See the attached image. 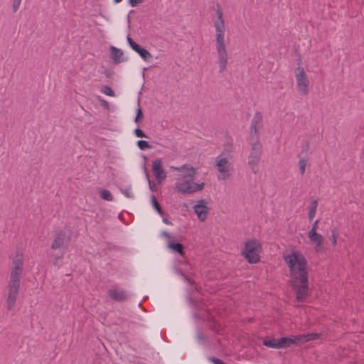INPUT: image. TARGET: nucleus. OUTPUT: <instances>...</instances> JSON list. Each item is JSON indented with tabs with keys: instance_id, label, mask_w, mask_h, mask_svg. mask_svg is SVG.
Segmentation results:
<instances>
[{
	"instance_id": "nucleus-1",
	"label": "nucleus",
	"mask_w": 364,
	"mask_h": 364,
	"mask_svg": "<svg viewBox=\"0 0 364 364\" xmlns=\"http://www.w3.org/2000/svg\"><path fill=\"white\" fill-rule=\"evenodd\" d=\"M216 18L213 21L215 31V50L217 53V63L219 73H223L227 69L228 63V53L225 43L226 26L223 17V11L220 4L215 7Z\"/></svg>"
},
{
	"instance_id": "nucleus-2",
	"label": "nucleus",
	"mask_w": 364,
	"mask_h": 364,
	"mask_svg": "<svg viewBox=\"0 0 364 364\" xmlns=\"http://www.w3.org/2000/svg\"><path fill=\"white\" fill-rule=\"evenodd\" d=\"M170 169L178 172L176 181L173 185L175 192L183 195H190L204 188V182H194L196 171L192 166L188 164H183L181 166H171Z\"/></svg>"
},
{
	"instance_id": "nucleus-3",
	"label": "nucleus",
	"mask_w": 364,
	"mask_h": 364,
	"mask_svg": "<svg viewBox=\"0 0 364 364\" xmlns=\"http://www.w3.org/2000/svg\"><path fill=\"white\" fill-rule=\"evenodd\" d=\"M284 260L289 269L290 282L294 284L299 280L306 282L309 278V267L305 257L297 251H294L284 257Z\"/></svg>"
},
{
	"instance_id": "nucleus-4",
	"label": "nucleus",
	"mask_w": 364,
	"mask_h": 364,
	"mask_svg": "<svg viewBox=\"0 0 364 364\" xmlns=\"http://www.w3.org/2000/svg\"><path fill=\"white\" fill-rule=\"evenodd\" d=\"M232 160V151L228 149L223 150L215 158L214 167L218 171V180L226 181L232 176L234 171Z\"/></svg>"
},
{
	"instance_id": "nucleus-5",
	"label": "nucleus",
	"mask_w": 364,
	"mask_h": 364,
	"mask_svg": "<svg viewBox=\"0 0 364 364\" xmlns=\"http://www.w3.org/2000/svg\"><path fill=\"white\" fill-rule=\"evenodd\" d=\"M262 246L259 241L250 240L245 242L242 255L250 264H256L260 259Z\"/></svg>"
},
{
	"instance_id": "nucleus-6",
	"label": "nucleus",
	"mask_w": 364,
	"mask_h": 364,
	"mask_svg": "<svg viewBox=\"0 0 364 364\" xmlns=\"http://www.w3.org/2000/svg\"><path fill=\"white\" fill-rule=\"evenodd\" d=\"M250 151L247 158V164L251 171L254 173H257L259 171V164L260 161L262 146L259 140L250 141Z\"/></svg>"
},
{
	"instance_id": "nucleus-7",
	"label": "nucleus",
	"mask_w": 364,
	"mask_h": 364,
	"mask_svg": "<svg viewBox=\"0 0 364 364\" xmlns=\"http://www.w3.org/2000/svg\"><path fill=\"white\" fill-rule=\"evenodd\" d=\"M296 89L301 95H307L310 90L309 77L303 66H298L294 70Z\"/></svg>"
},
{
	"instance_id": "nucleus-8",
	"label": "nucleus",
	"mask_w": 364,
	"mask_h": 364,
	"mask_svg": "<svg viewBox=\"0 0 364 364\" xmlns=\"http://www.w3.org/2000/svg\"><path fill=\"white\" fill-rule=\"evenodd\" d=\"M23 269V254H17L12 259V267L9 282L21 284V278Z\"/></svg>"
},
{
	"instance_id": "nucleus-9",
	"label": "nucleus",
	"mask_w": 364,
	"mask_h": 364,
	"mask_svg": "<svg viewBox=\"0 0 364 364\" xmlns=\"http://www.w3.org/2000/svg\"><path fill=\"white\" fill-rule=\"evenodd\" d=\"M293 290L296 294V299L298 302H304L309 295V278L306 282L301 280L297 281L294 284V281L290 282Z\"/></svg>"
},
{
	"instance_id": "nucleus-10",
	"label": "nucleus",
	"mask_w": 364,
	"mask_h": 364,
	"mask_svg": "<svg viewBox=\"0 0 364 364\" xmlns=\"http://www.w3.org/2000/svg\"><path fill=\"white\" fill-rule=\"evenodd\" d=\"M20 286V283L8 282V293L6 301V308L8 310H11L15 306L19 293Z\"/></svg>"
},
{
	"instance_id": "nucleus-11",
	"label": "nucleus",
	"mask_w": 364,
	"mask_h": 364,
	"mask_svg": "<svg viewBox=\"0 0 364 364\" xmlns=\"http://www.w3.org/2000/svg\"><path fill=\"white\" fill-rule=\"evenodd\" d=\"M107 293L110 299L117 302L125 301L129 297V295L127 291L117 285L109 287Z\"/></svg>"
},
{
	"instance_id": "nucleus-12",
	"label": "nucleus",
	"mask_w": 364,
	"mask_h": 364,
	"mask_svg": "<svg viewBox=\"0 0 364 364\" xmlns=\"http://www.w3.org/2000/svg\"><path fill=\"white\" fill-rule=\"evenodd\" d=\"M262 127V117L260 113H256L250 125V141L258 140L259 131Z\"/></svg>"
},
{
	"instance_id": "nucleus-13",
	"label": "nucleus",
	"mask_w": 364,
	"mask_h": 364,
	"mask_svg": "<svg viewBox=\"0 0 364 364\" xmlns=\"http://www.w3.org/2000/svg\"><path fill=\"white\" fill-rule=\"evenodd\" d=\"M193 208L200 221L203 222L206 220L209 212V208L204 199L198 200Z\"/></svg>"
},
{
	"instance_id": "nucleus-14",
	"label": "nucleus",
	"mask_w": 364,
	"mask_h": 364,
	"mask_svg": "<svg viewBox=\"0 0 364 364\" xmlns=\"http://www.w3.org/2000/svg\"><path fill=\"white\" fill-rule=\"evenodd\" d=\"M127 42L132 50L137 53L141 58L145 60L149 61L152 58L151 54L145 48L141 47L135 41H134L129 36H127Z\"/></svg>"
},
{
	"instance_id": "nucleus-15",
	"label": "nucleus",
	"mask_w": 364,
	"mask_h": 364,
	"mask_svg": "<svg viewBox=\"0 0 364 364\" xmlns=\"http://www.w3.org/2000/svg\"><path fill=\"white\" fill-rule=\"evenodd\" d=\"M152 171L156 180L161 183L166 178V173L162 167V161L161 159L155 160L152 164Z\"/></svg>"
},
{
	"instance_id": "nucleus-16",
	"label": "nucleus",
	"mask_w": 364,
	"mask_h": 364,
	"mask_svg": "<svg viewBox=\"0 0 364 364\" xmlns=\"http://www.w3.org/2000/svg\"><path fill=\"white\" fill-rule=\"evenodd\" d=\"M67 241H70V237L66 236V233L64 231L60 230L55 234V238L51 244V249L57 250L60 248Z\"/></svg>"
},
{
	"instance_id": "nucleus-17",
	"label": "nucleus",
	"mask_w": 364,
	"mask_h": 364,
	"mask_svg": "<svg viewBox=\"0 0 364 364\" xmlns=\"http://www.w3.org/2000/svg\"><path fill=\"white\" fill-rule=\"evenodd\" d=\"M308 237L314 245V249L316 252L321 251V245L323 241V236L318 232H308Z\"/></svg>"
},
{
	"instance_id": "nucleus-18",
	"label": "nucleus",
	"mask_w": 364,
	"mask_h": 364,
	"mask_svg": "<svg viewBox=\"0 0 364 364\" xmlns=\"http://www.w3.org/2000/svg\"><path fill=\"white\" fill-rule=\"evenodd\" d=\"M111 55L113 60L115 63H119L122 60L123 52L114 46L111 47Z\"/></svg>"
},
{
	"instance_id": "nucleus-19",
	"label": "nucleus",
	"mask_w": 364,
	"mask_h": 364,
	"mask_svg": "<svg viewBox=\"0 0 364 364\" xmlns=\"http://www.w3.org/2000/svg\"><path fill=\"white\" fill-rule=\"evenodd\" d=\"M168 247L171 249L173 252L179 253L181 255H183V246L181 243H174L169 242Z\"/></svg>"
},
{
	"instance_id": "nucleus-20",
	"label": "nucleus",
	"mask_w": 364,
	"mask_h": 364,
	"mask_svg": "<svg viewBox=\"0 0 364 364\" xmlns=\"http://www.w3.org/2000/svg\"><path fill=\"white\" fill-rule=\"evenodd\" d=\"M278 343H279V348H287L292 345L291 336L290 337H282L278 339Z\"/></svg>"
},
{
	"instance_id": "nucleus-21",
	"label": "nucleus",
	"mask_w": 364,
	"mask_h": 364,
	"mask_svg": "<svg viewBox=\"0 0 364 364\" xmlns=\"http://www.w3.org/2000/svg\"><path fill=\"white\" fill-rule=\"evenodd\" d=\"M262 343L264 346H265L267 347L279 349L278 339H276V338L265 339L263 341Z\"/></svg>"
},
{
	"instance_id": "nucleus-22",
	"label": "nucleus",
	"mask_w": 364,
	"mask_h": 364,
	"mask_svg": "<svg viewBox=\"0 0 364 364\" xmlns=\"http://www.w3.org/2000/svg\"><path fill=\"white\" fill-rule=\"evenodd\" d=\"M317 206H318V203L316 200H314L311 202L310 207H309V213H308V217H309V221H311L313 220V218L315 217Z\"/></svg>"
},
{
	"instance_id": "nucleus-23",
	"label": "nucleus",
	"mask_w": 364,
	"mask_h": 364,
	"mask_svg": "<svg viewBox=\"0 0 364 364\" xmlns=\"http://www.w3.org/2000/svg\"><path fill=\"white\" fill-rule=\"evenodd\" d=\"M291 344L292 345H301L305 342L304 334L298 336H291Z\"/></svg>"
},
{
	"instance_id": "nucleus-24",
	"label": "nucleus",
	"mask_w": 364,
	"mask_h": 364,
	"mask_svg": "<svg viewBox=\"0 0 364 364\" xmlns=\"http://www.w3.org/2000/svg\"><path fill=\"white\" fill-rule=\"evenodd\" d=\"M100 197L107 201L113 200V196L111 192L108 190L103 189L100 191Z\"/></svg>"
},
{
	"instance_id": "nucleus-25",
	"label": "nucleus",
	"mask_w": 364,
	"mask_h": 364,
	"mask_svg": "<svg viewBox=\"0 0 364 364\" xmlns=\"http://www.w3.org/2000/svg\"><path fill=\"white\" fill-rule=\"evenodd\" d=\"M151 199L152 205L154 206L155 210L158 212L159 214L162 215L163 213H164L163 210L161 209V208L159 203H158L156 197L154 196H152Z\"/></svg>"
},
{
	"instance_id": "nucleus-26",
	"label": "nucleus",
	"mask_w": 364,
	"mask_h": 364,
	"mask_svg": "<svg viewBox=\"0 0 364 364\" xmlns=\"http://www.w3.org/2000/svg\"><path fill=\"white\" fill-rule=\"evenodd\" d=\"M307 166V160L306 159H300L299 161V167L301 174H304L306 171V167Z\"/></svg>"
},
{
	"instance_id": "nucleus-27",
	"label": "nucleus",
	"mask_w": 364,
	"mask_h": 364,
	"mask_svg": "<svg viewBox=\"0 0 364 364\" xmlns=\"http://www.w3.org/2000/svg\"><path fill=\"white\" fill-rule=\"evenodd\" d=\"M337 239H338V232L336 228H333L331 231V240L333 246H336L337 245Z\"/></svg>"
},
{
	"instance_id": "nucleus-28",
	"label": "nucleus",
	"mask_w": 364,
	"mask_h": 364,
	"mask_svg": "<svg viewBox=\"0 0 364 364\" xmlns=\"http://www.w3.org/2000/svg\"><path fill=\"white\" fill-rule=\"evenodd\" d=\"M63 255H64L63 252H61L60 254H56V255H54L53 264L55 266H57L58 267L60 266V264H61V259H63Z\"/></svg>"
},
{
	"instance_id": "nucleus-29",
	"label": "nucleus",
	"mask_w": 364,
	"mask_h": 364,
	"mask_svg": "<svg viewBox=\"0 0 364 364\" xmlns=\"http://www.w3.org/2000/svg\"><path fill=\"white\" fill-rule=\"evenodd\" d=\"M320 335L316 333H307L304 334L305 338V342H308L309 341H314L316 340L319 338Z\"/></svg>"
},
{
	"instance_id": "nucleus-30",
	"label": "nucleus",
	"mask_w": 364,
	"mask_h": 364,
	"mask_svg": "<svg viewBox=\"0 0 364 364\" xmlns=\"http://www.w3.org/2000/svg\"><path fill=\"white\" fill-rule=\"evenodd\" d=\"M137 146L141 150H145L147 149H150L151 146L149 144L144 140H139L137 141Z\"/></svg>"
},
{
	"instance_id": "nucleus-31",
	"label": "nucleus",
	"mask_w": 364,
	"mask_h": 364,
	"mask_svg": "<svg viewBox=\"0 0 364 364\" xmlns=\"http://www.w3.org/2000/svg\"><path fill=\"white\" fill-rule=\"evenodd\" d=\"M101 92L108 96L113 97L114 96V92L112 90V88L109 86H104L101 89Z\"/></svg>"
},
{
	"instance_id": "nucleus-32",
	"label": "nucleus",
	"mask_w": 364,
	"mask_h": 364,
	"mask_svg": "<svg viewBox=\"0 0 364 364\" xmlns=\"http://www.w3.org/2000/svg\"><path fill=\"white\" fill-rule=\"evenodd\" d=\"M122 193L125 195L128 198H133L134 194L132 193V188L128 187L122 191Z\"/></svg>"
},
{
	"instance_id": "nucleus-33",
	"label": "nucleus",
	"mask_w": 364,
	"mask_h": 364,
	"mask_svg": "<svg viewBox=\"0 0 364 364\" xmlns=\"http://www.w3.org/2000/svg\"><path fill=\"white\" fill-rule=\"evenodd\" d=\"M21 1L22 0H13L12 9L14 13L16 12L19 9Z\"/></svg>"
},
{
	"instance_id": "nucleus-34",
	"label": "nucleus",
	"mask_w": 364,
	"mask_h": 364,
	"mask_svg": "<svg viewBox=\"0 0 364 364\" xmlns=\"http://www.w3.org/2000/svg\"><path fill=\"white\" fill-rule=\"evenodd\" d=\"M134 134L137 137H141V138H143V137L146 138L147 137L146 135L144 133V132L141 129H139V128H137V129H136L134 130Z\"/></svg>"
},
{
	"instance_id": "nucleus-35",
	"label": "nucleus",
	"mask_w": 364,
	"mask_h": 364,
	"mask_svg": "<svg viewBox=\"0 0 364 364\" xmlns=\"http://www.w3.org/2000/svg\"><path fill=\"white\" fill-rule=\"evenodd\" d=\"M142 117V112L140 107H139L136 110V116L135 117L134 122L138 123V121L140 118Z\"/></svg>"
},
{
	"instance_id": "nucleus-36",
	"label": "nucleus",
	"mask_w": 364,
	"mask_h": 364,
	"mask_svg": "<svg viewBox=\"0 0 364 364\" xmlns=\"http://www.w3.org/2000/svg\"><path fill=\"white\" fill-rule=\"evenodd\" d=\"M318 220H316L314 223L313 224L311 230L308 232H317L316 230H317V228H318Z\"/></svg>"
},
{
	"instance_id": "nucleus-37",
	"label": "nucleus",
	"mask_w": 364,
	"mask_h": 364,
	"mask_svg": "<svg viewBox=\"0 0 364 364\" xmlns=\"http://www.w3.org/2000/svg\"><path fill=\"white\" fill-rule=\"evenodd\" d=\"M210 360L212 361L214 364H225L220 359L216 358H210Z\"/></svg>"
},
{
	"instance_id": "nucleus-38",
	"label": "nucleus",
	"mask_w": 364,
	"mask_h": 364,
	"mask_svg": "<svg viewBox=\"0 0 364 364\" xmlns=\"http://www.w3.org/2000/svg\"><path fill=\"white\" fill-rule=\"evenodd\" d=\"M129 2L130 5L134 7L136 6L137 4L141 3L142 0H129Z\"/></svg>"
},
{
	"instance_id": "nucleus-39",
	"label": "nucleus",
	"mask_w": 364,
	"mask_h": 364,
	"mask_svg": "<svg viewBox=\"0 0 364 364\" xmlns=\"http://www.w3.org/2000/svg\"><path fill=\"white\" fill-rule=\"evenodd\" d=\"M100 102H101V105L105 107V108H108L109 107V103L107 101H106L105 100H103V99H101L100 100Z\"/></svg>"
},
{
	"instance_id": "nucleus-40",
	"label": "nucleus",
	"mask_w": 364,
	"mask_h": 364,
	"mask_svg": "<svg viewBox=\"0 0 364 364\" xmlns=\"http://www.w3.org/2000/svg\"><path fill=\"white\" fill-rule=\"evenodd\" d=\"M163 235L167 239H170L171 238V236H170V235L168 232H164Z\"/></svg>"
},
{
	"instance_id": "nucleus-41",
	"label": "nucleus",
	"mask_w": 364,
	"mask_h": 364,
	"mask_svg": "<svg viewBox=\"0 0 364 364\" xmlns=\"http://www.w3.org/2000/svg\"><path fill=\"white\" fill-rule=\"evenodd\" d=\"M122 0H114V3L116 4H119V2H121Z\"/></svg>"
},
{
	"instance_id": "nucleus-42",
	"label": "nucleus",
	"mask_w": 364,
	"mask_h": 364,
	"mask_svg": "<svg viewBox=\"0 0 364 364\" xmlns=\"http://www.w3.org/2000/svg\"><path fill=\"white\" fill-rule=\"evenodd\" d=\"M164 222L166 224H169V222L166 219H164Z\"/></svg>"
},
{
	"instance_id": "nucleus-43",
	"label": "nucleus",
	"mask_w": 364,
	"mask_h": 364,
	"mask_svg": "<svg viewBox=\"0 0 364 364\" xmlns=\"http://www.w3.org/2000/svg\"><path fill=\"white\" fill-rule=\"evenodd\" d=\"M198 337L199 339H203V338L200 334H198Z\"/></svg>"
},
{
	"instance_id": "nucleus-44",
	"label": "nucleus",
	"mask_w": 364,
	"mask_h": 364,
	"mask_svg": "<svg viewBox=\"0 0 364 364\" xmlns=\"http://www.w3.org/2000/svg\"><path fill=\"white\" fill-rule=\"evenodd\" d=\"M149 186H150V188H151V189H152L153 186H151V182H150V181H149Z\"/></svg>"
}]
</instances>
